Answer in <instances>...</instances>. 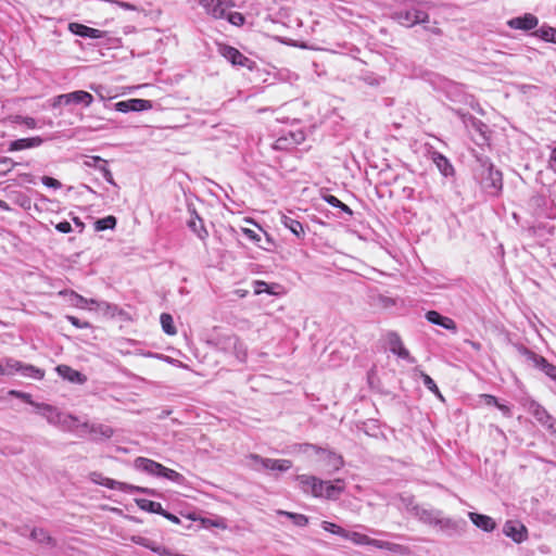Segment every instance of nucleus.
I'll return each instance as SVG.
<instances>
[{
  "label": "nucleus",
  "mask_w": 556,
  "mask_h": 556,
  "mask_svg": "<svg viewBox=\"0 0 556 556\" xmlns=\"http://www.w3.org/2000/svg\"><path fill=\"white\" fill-rule=\"evenodd\" d=\"M298 450L301 453H308V451H313L319 455V460L323 463L328 475H333L344 466L342 455L337 454L334 451L326 450L311 443L299 444Z\"/></svg>",
  "instance_id": "nucleus-2"
},
{
  "label": "nucleus",
  "mask_w": 556,
  "mask_h": 556,
  "mask_svg": "<svg viewBox=\"0 0 556 556\" xmlns=\"http://www.w3.org/2000/svg\"><path fill=\"white\" fill-rule=\"evenodd\" d=\"M30 539L40 544L55 546L54 539L42 528H34L30 532Z\"/></svg>",
  "instance_id": "nucleus-30"
},
{
  "label": "nucleus",
  "mask_w": 556,
  "mask_h": 556,
  "mask_svg": "<svg viewBox=\"0 0 556 556\" xmlns=\"http://www.w3.org/2000/svg\"><path fill=\"white\" fill-rule=\"evenodd\" d=\"M528 412L541 426L545 425L552 417V415H549L548 412L535 401H531L528 404Z\"/></svg>",
  "instance_id": "nucleus-28"
},
{
  "label": "nucleus",
  "mask_w": 556,
  "mask_h": 556,
  "mask_svg": "<svg viewBox=\"0 0 556 556\" xmlns=\"http://www.w3.org/2000/svg\"><path fill=\"white\" fill-rule=\"evenodd\" d=\"M163 517H165L166 519L170 520L172 522L174 523H179V518L166 510L163 509V514H161Z\"/></svg>",
  "instance_id": "nucleus-60"
},
{
  "label": "nucleus",
  "mask_w": 556,
  "mask_h": 556,
  "mask_svg": "<svg viewBox=\"0 0 556 556\" xmlns=\"http://www.w3.org/2000/svg\"><path fill=\"white\" fill-rule=\"evenodd\" d=\"M420 377L422 379L424 386L428 390L433 392L439 399L443 400V396H442L439 388L437 387L435 382L433 381V379L429 375L425 374L424 371H420Z\"/></svg>",
  "instance_id": "nucleus-39"
},
{
  "label": "nucleus",
  "mask_w": 556,
  "mask_h": 556,
  "mask_svg": "<svg viewBox=\"0 0 556 556\" xmlns=\"http://www.w3.org/2000/svg\"><path fill=\"white\" fill-rule=\"evenodd\" d=\"M533 35L544 41L556 43V28L543 25Z\"/></svg>",
  "instance_id": "nucleus-33"
},
{
  "label": "nucleus",
  "mask_w": 556,
  "mask_h": 556,
  "mask_svg": "<svg viewBox=\"0 0 556 556\" xmlns=\"http://www.w3.org/2000/svg\"><path fill=\"white\" fill-rule=\"evenodd\" d=\"M100 172L103 175V178L111 185L116 186V182L113 178L111 170L108 168L106 164L100 165Z\"/></svg>",
  "instance_id": "nucleus-50"
},
{
  "label": "nucleus",
  "mask_w": 556,
  "mask_h": 556,
  "mask_svg": "<svg viewBox=\"0 0 556 556\" xmlns=\"http://www.w3.org/2000/svg\"><path fill=\"white\" fill-rule=\"evenodd\" d=\"M23 363L13 358H8L3 365L4 376L13 375L18 372L22 368Z\"/></svg>",
  "instance_id": "nucleus-42"
},
{
  "label": "nucleus",
  "mask_w": 556,
  "mask_h": 556,
  "mask_svg": "<svg viewBox=\"0 0 556 556\" xmlns=\"http://www.w3.org/2000/svg\"><path fill=\"white\" fill-rule=\"evenodd\" d=\"M131 541L140 546L151 549L152 552H154L161 556H173L172 549H169L163 545L156 544L154 541H152L148 538H144L141 535H134L131 538Z\"/></svg>",
  "instance_id": "nucleus-18"
},
{
  "label": "nucleus",
  "mask_w": 556,
  "mask_h": 556,
  "mask_svg": "<svg viewBox=\"0 0 556 556\" xmlns=\"http://www.w3.org/2000/svg\"><path fill=\"white\" fill-rule=\"evenodd\" d=\"M42 184L54 189L61 188V182L52 177L43 176Z\"/></svg>",
  "instance_id": "nucleus-52"
},
{
  "label": "nucleus",
  "mask_w": 556,
  "mask_h": 556,
  "mask_svg": "<svg viewBox=\"0 0 556 556\" xmlns=\"http://www.w3.org/2000/svg\"><path fill=\"white\" fill-rule=\"evenodd\" d=\"M325 201L330 204L331 206L333 207H338L340 208L342 212L349 214V215H352L353 212L352 210L346 205L344 204L343 202H341L337 197L334 195H331V194H328L326 195L325 198Z\"/></svg>",
  "instance_id": "nucleus-41"
},
{
  "label": "nucleus",
  "mask_w": 556,
  "mask_h": 556,
  "mask_svg": "<svg viewBox=\"0 0 556 556\" xmlns=\"http://www.w3.org/2000/svg\"><path fill=\"white\" fill-rule=\"evenodd\" d=\"M242 232L244 233L245 237H248L250 240L254 242L261 241V236L250 228H242Z\"/></svg>",
  "instance_id": "nucleus-54"
},
{
  "label": "nucleus",
  "mask_w": 556,
  "mask_h": 556,
  "mask_svg": "<svg viewBox=\"0 0 556 556\" xmlns=\"http://www.w3.org/2000/svg\"><path fill=\"white\" fill-rule=\"evenodd\" d=\"M430 159L435 164L437 168L445 177L454 174V167L446 156L438 151L430 152Z\"/></svg>",
  "instance_id": "nucleus-23"
},
{
  "label": "nucleus",
  "mask_w": 556,
  "mask_h": 556,
  "mask_svg": "<svg viewBox=\"0 0 556 556\" xmlns=\"http://www.w3.org/2000/svg\"><path fill=\"white\" fill-rule=\"evenodd\" d=\"M440 513L441 510L439 509L425 508L421 506H413L412 508V514L416 518H418L421 522L430 526H435Z\"/></svg>",
  "instance_id": "nucleus-17"
},
{
  "label": "nucleus",
  "mask_w": 556,
  "mask_h": 556,
  "mask_svg": "<svg viewBox=\"0 0 556 556\" xmlns=\"http://www.w3.org/2000/svg\"><path fill=\"white\" fill-rule=\"evenodd\" d=\"M115 110L123 113L130 112V99L115 103Z\"/></svg>",
  "instance_id": "nucleus-53"
},
{
  "label": "nucleus",
  "mask_w": 556,
  "mask_h": 556,
  "mask_svg": "<svg viewBox=\"0 0 556 556\" xmlns=\"http://www.w3.org/2000/svg\"><path fill=\"white\" fill-rule=\"evenodd\" d=\"M14 167V162L9 157H0V170L2 173L10 172Z\"/></svg>",
  "instance_id": "nucleus-49"
},
{
  "label": "nucleus",
  "mask_w": 556,
  "mask_h": 556,
  "mask_svg": "<svg viewBox=\"0 0 556 556\" xmlns=\"http://www.w3.org/2000/svg\"><path fill=\"white\" fill-rule=\"evenodd\" d=\"M255 285H256L255 293L258 294V293H262L264 291L268 292V290H267L268 286H267L266 282H264V281H256Z\"/></svg>",
  "instance_id": "nucleus-59"
},
{
  "label": "nucleus",
  "mask_w": 556,
  "mask_h": 556,
  "mask_svg": "<svg viewBox=\"0 0 556 556\" xmlns=\"http://www.w3.org/2000/svg\"><path fill=\"white\" fill-rule=\"evenodd\" d=\"M315 482L316 483H314V485H312L311 495L314 497H324V490H325L326 481L315 477Z\"/></svg>",
  "instance_id": "nucleus-44"
},
{
  "label": "nucleus",
  "mask_w": 556,
  "mask_h": 556,
  "mask_svg": "<svg viewBox=\"0 0 556 556\" xmlns=\"http://www.w3.org/2000/svg\"><path fill=\"white\" fill-rule=\"evenodd\" d=\"M10 394H12V395L23 400L24 402L33 405L36 408V404L37 403L31 400V395L30 394L25 393V392H21V391H11Z\"/></svg>",
  "instance_id": "nucleus-48"
},
{
  "label": "nucleus",
  "mask_w": 556,
  "mask_h": 556,
  "mask_svg": "<svg viewBox=\"0 0 556 556\" xmlns=\"http://www.w3.org/2000/svg\"><path fill=\"white\" fill-rule=\"evenodd\" d=\"M188 227L193 231L199 239L205 240L208 236L206 228L204 227L203 220L199 217L194 210L191 211V217L188 220Z\"/></svg>",
  "instance_id": "nucleus-27"
},
{
  "label": "nucleus",
  "mask_w": 556,
  "mask_h": 556,
  "mask_svg": "<svg viewBox=\"0 0 556 556\" xmlns=\"http://www.w3.org/2000/svg\"><path fill=\"white\" fill-rule=\"evenodd\" d=\"M219 1L222 3V7H223L225 13H226L227 9L233 8L236 5L233 0H219Z\"/></svg>",
  "instance_id": "nucleus-62"
},
{
  "label": "nucleus",
  "mask_w": 556,
  "mask_h": 556,
  "mask_svg": "<svg viewBox=\"0 0 556 556\" xmlns=\"http://www.w3.org/2000/svg\"><path fill=\"white\" fill-rule=\"evenodd\" d=\"M503 533L518 544L528 539V529L518 520H507L503 526Z\"/></svg>",
  "instance_id": "nucleus-13"
},
{
  "label": "nucleus",
  "mask_w": 556,
  "mask_h": 556,
  "mask_svg": "<svg viewBox=\"0 0 556 556\" xmlns=\"http://www.w3.org/2000/svg\"><path fill=\"white\" fill-rule=\"evenodd\" d=\"M387 341L390 348V351L397 355L400 358L406 359L409 363H415V358L410 356L409 352L403 345V342L400 336L396 332L390 331L387 333Z\"/></svg>",
  "instance_id": "nucleus-15"
},
{
  "label": "nucleus",
  "mask_w": 556,
  "mask_h": 556,
  "mask_svg": "<svg viewBox=\"0 0 556 556\" xmlns=\"http://www.w3.org/2000/svg\"><path fill=\"white\" fill-rule=\"evenodd\" d=\"M321 528L325 530V531H328L330 533H333V534H337V535H340L342 538H344V534L346 532L345 529L339 527L338 525L336 523H332V522H329V521H323L321 523Z\"/></svg>",
  "instance_id": "nucleus-43"
},
{
  "label": "nucleus",
  "mask_w": 556,
  "mask_h": 556,
  "mask_svg": "<svg viewBox=\"0 0 556 556\" xmlns=\"http://www.w3.org/2000/svg\"><path fill=\"white\" fill-rule=\"evenodd\" d=\"M93 476L97 477V478L92 479L96 483L106 486L108 489H111V490H121V491L130 492V493H134V492H141V493H148V494L153 493L149 489L130 485L125 482H119V481H116V480H113V479H110L106 477H102L99 473H93Z\"/></svg>",
  "instance_id": "nucleus-10"
},
{
  "label": "nucleus",
  "mask_w": 556,
  "mask_h": 556,
  "mask_svg": "<svg viewBox=\"0 0 556 556\" xmlns=\"http://www.w3.org/2000/svg\"><path fill=\"white\" fill-rule=\"evenodd\" d=\"M207 343L220 352L233 355L240 362H244L247 358V348L233 333L215 332Z\"/></svg>",
  "instance_id": "nucleus-1"
},
{
  "label": "nucleus",
  "mask_w": 556,
  "mask_h": 556,
  "mask_svg": "<svg viewBox=\"0 0 556 556\" xmlns=\"http://www.w3.org/2000/svg\"><path fill=\"white\" fill-rule=\"evenodd\" d=\"M93 101V97L91 93L77 90L70 93L59 94L53 99L52 106L56 108L59 105H71V104H81L86 108L91 105Z\"/></svg>",
  "instance_id": "nucleus-7"
},
{
  "label": "nucleus",
  "mask_w": 556,
  "mask_h": 556,
  "mask_svg": "<svg viewBox=\"0 0 556 556\" xmlns=\"http://www.w3.org/2000/svg\"><path fill=\"white\" fill-rule=\"evenodd\" d=\"M66 318L76 328L84 329V328H89L90 327V324L88 321H80L75 316H67Z\"/></svg>",
  "instance_id": "nucleus-51"
},
{
  "label": "nucleus",
  "mask_w": 556,
  "mask_h": 556,
  "mask_svg": "<svg viewBox=\"0 0 556 556\" xmlns=\"http://www.w3.org/2000/svg\"><path fill=\"white\" fill-rule=\"evenodd\" d=\"M344 539L350 540L351 542H353L356 545H371L377 548L387 549L391 553L403 555V556L410 554L409 547H407L405 545L392 543L389 541L371 539L368 535L359 533V532L346 531L344 534Z\"/></svg>",
  "instance_id": "nucleus-3"
},
{
  "label": "nucleus",
  "mask_w": 556,
  "mask_h": 556,
  "mask_svg": "<svg viewBox=\"0 0 556 556\" xmlns=\"http://www.w3.org/2000/svg\"><path fill=\"white\" fill-rule=\"evenodd\" d=\"M507 25L511 29L532 30L539 25V18L532 13H525L521 16L508 20Z\"/></svg>",
  "instance_id": "nucleus-16"
},
{
  "label": "nucleus",
  "mask_w": 556,
  "mask_h": 556,
  "mask_svg": "<svg viewBox=\"0 0 556 556\" xmlns=\"http://www.w3.org/2000/svg\"><path fill=\"white\" fill-rule=\"evenodd\" d=\"M56 371L62 378L71 381V382L81 384L86 381V377L81 372L73 369L72 367H70L67 365H59L56 367Z\"/></svg>",
  "instance_id": "nucleus-26"
},
{
  "label": "nucleus",
  "mask_w": 556,
  "mask_h": 556,
  "mask_svg": "<svg viewBox=\"0 0 556 556\" xmlns=\"http://www.w3.org/2000/svg\"><path fill=\"white\" fill-rule=\"evenodd\" d=\"M426 319L429 323H431L433 325L441 326L444 329L450 330V331H452L454 333L457 331L456 323L452 318H450V317L442 316L437 311H429V312H427L426 313Z\"/></svg>",
  "instance_id": "nucleus-19"
},
{
  "label": "nucleus",
  "mask_w": 556,
  "mask_h": 556,
  "mask_svg": "<svg viewBox=\"0 0 556 556\" xmlns=\"http://www.w3.org/2000/svg\"><path fill=\"white\" fill-rule=\"evenodd\" d=\"M401 505L409 513H412L413 506H419L415 503V498L412 495H400Z\"/></svg>",
  "instance_id": "nucleus-47"
},
{
  "label": "nucleus",
  "mask_w": 556,
  "mask_h": 556,
  "mask_svg": "<svg viewBox=\"0 0 556 556\" xmlns=\"http://www.w3.org/2000/svg\"><path fill=\"white\" fill-rule=\"evenodd\" d=\"M136 504L142 510L159 514V515L163 514V507H162L161 503H159V502H153V501H150L147 498H138V500H136Z\"/></svg>",
  "instance_id": "nucleus-32"
},
{
  "label": "nucleus",
  "mask_w": 556,
  "mask_h": 556,
  "mask_svg": "<svg viewBox=\"0 0 556 556\" xmlns=\"http://www.w3.org/2000/svg\"><path fill=\"white\" fill-rule=\"evenodd\" d=\"M22 123L27 126L28 128H35L37 123L35 121V118L33 117H29V116H26V117H22Z\"/></svg>",
  "instance_id": "nucleus-58"
},
{
  "label": "nucleus",
  "mask_w": 556,
  "mask_h": 556,
  "mask_svg": "<svg viewBox=\"0 0 556 556\" xmlns=\"http://www.w3.org/2000/svg\"><path fill=\"white\" fill-rule=\"evenodd\" d=\"M435 526L440 527L442 531L448 534H462L465 531L467 523L463 519L444 517L443 513L441 511Z\"/></svg>",
  "instance_id": "nucleus-14"
},
{
  "label": "nucleus",
  "mask_w": 556,
  "mask_h": 556,
  "mask_svg": "<svg viewBox=\"0 0 556 556\" xmlns=\"http://www.w3.org/2000/svg\"><path fill=\"white\" fill-rule=\"evenodd\" d=\"M71 296H72V299H71L72 303L75 306L80 307V308L87 307L88 304L96 305L97 309H111L112 308L111 304H109L108 302H98L96 300H87L75 292H72Z\"/></svg>",
  "instance_id": "nucleus-29"
},
{
  "label": "nucleus",
  "mask_w": 556,
  "mask_h": 556,
  "mask_svg": "<svg viewBox=\"0 0 556 556\" xmlns=\"http://www.w3.org/2000/svg\"><path fill=\"white\" fill-rule=\"evenodd\" d=\"M36 409L49 424L53 426L71 428L72 424L77 422L76 417L63 414L56 407L49 404L38 403L36 404Z\"/></svg>",
  "instance_id": "nucleus-5"
},
{
  "label": "nucleus",
  "mask_w": 556,
  "mask_h": 556,
  "mask_svg": "<svg viewBox=\"0 0 556 556\" xmlns=\"http://www.w3.org/2000/svg\"><path fill=\"white\" fill-rule=\"evenodd\" d=\"M295 480L298 481L300 489L305 494H311L312 485H314V483H316L315 476H311V475H299L295 477Z\"/></svg>",
  "instance_id": "nucleus-35"
},
{
  "label": "nucleus",
  "mask_w": 556,
  "mask_h": 556,
  "mask_svg": "<svg viewBox=\"0 0 556 556\" xmlns=\"http://www.w3.org/2000/svg\"><path fill=\"white\" fill-rule=\"evenodd\" d=\"M68 29L73 34H75L77 36H80V37H84V38L100 39V38H102L104 36V31H102L100 29H97V28H92V27L83 25V24H79V23H71L68 25Z\"/></svg>",
  "instance_id": "nucleus-21"
},
{
  "label": "nucleus",
  "mask_w": 556,
  "mask_h": 556,
  "mask_svg": "<svg viewBox=\"0 0 556 556\" xmlns=\"http://www.w3.org/2000/svg\"><path fill=\"white\" fill-rule=\"evenodd\" d=\"M393 18L402 26L413 27L429 21V14L420 9L412 8L394 12Z\"/></svg>",
  "instance_id": "nucleus-6"
},
{
  "label": "nucleus",
  "mask_w": 556,
  "mask_h": 556,
  "mask_svg": "<svg viewBox=\"0 0 556 556\" xmlns=\"http://www.w3.org/2000/svg\"><path fill=\"white\" fill-rule=\"evenodd\" d=\"M523 354L527 361L535 368L542 370L546 376L556 381V366L549 364L543 356L535 354L534 352L525 349Z\"/></svg>",
  "instance_id": "nucleus-12"
},
{
  "label": "nucleus",
  "mask_w": 556,
  "mask_h": 556,
  "mask_svg": "<svg viewBox=\"0 0 556 556\" xmlns=\"http://www.w3.org/2000/svg\"><path fill=\"white\" fill-rule=\"evenodd\" d=\"M111 3L117 4L119 8L128 11H135L136 7L129 2L118 1V0H111Z\"/></svg>",
  "instance_id": "nucleus-56"
},
{
  "label": "nucleus",
  "mask_w": 556,
  "mask_h": 556,
  "mask_svg": "<svg viewBox=\"0 0 556 556\" xmlns=\"http://www.w3.org/2000/svg\"><path fill=\"white\" fill-rule=\"evenodd\" d=\"M198 3L204 9L205 13L213 18L222 20L226 17V13L219 0H198Z\"/></svg>",
  "instance_id": "nucleus-22"
},
{
  "label": "nucleus",
  "mask_w": 556,
  "mask_h": 556,
  "mask_svg": "<svg viewBox=\"0 0 556 556\" xmlns=\"http://www.w3.org/2000/svg\"><path fill=\"white\" fill-rule=\"evenodd\" d=\"M43 139L41 137L22 138L14 140L10 143V151H18L24 149H31L41 146Z\"/></svg>",
  "instance_id": "nucleus-25"
},
{
  "label": "nucleus",
  "mask_w": 556,
  "mask_h": 556,
  "mask_svg": "<svg viewBox=\"0 0 556 556\" xmlns=\"http://www.w3.org/2000/svg\"><path fill=\"white\" fill-rule=\"evenodd\" d=\"M249 458L260 466L255 467L257 470L264 469L283 472L292 467V462L290 459L265 458L257 454H250Z\"/></svg>",
  "instance_id": "nucleus-8"
},
{
  "label": "nucleus",
  "mask_w": 556,
  "mask_h": 556,
  "mask_svg": "<svg viewBox=\"0 0 556 556\" xmlns=\"http://www.w3.org/2000/svg\"><path fill=\"white\" fill-rule=\"evenodd\" d=\"M162 329L166 334L174 336L177 330L174 326V319L170 314L163 313L160 317Z\"/></svg>",
  "instance_id": "nucleus-36"
},
{
  "label": "nucleus",
  "mask_w": 556,
  "mask_h": 556,
  "mask_svg": "<svg viewBox=\"0 0 556 556\" xmlns=\"http://www.w3.org/2000/svg\"><path fill=\"white\" fill-rule=\"evenodd\" d=\"M344 490L345 481L343 479L338 478L333 481H326L323 498L336 501Z\"/></svg>",
  "instance_id": "nucleus-20"
},
{
  "label": "nucleus",
  "mask_w": 556,
  "mask_h": 556,
  "mask_svg": "<svg viewBox=\"0 0 556 556\" xmlns=\"http://www.w3.org/2000/svg\"><path fill=\"white\" fill-rule=\"evenodd\" d=\"M218 51L231 64L252 68L253 61L244 56L238 49L227 45H220Z\"/></svg>",
  "instance_id": "nucleus-11"
},
{
  "label": "nucleus",
  "mask_w": 556,
  "mask_h": 556,
  "mask_svg": "<svg viewBox=\"0 0 556 556\" xmlns=\"http://www.w3.org/2000/svg\"><path fill=\"white\" fill-rule=\"evenodd\" d=\"M135 467L151 476L165 478L176 483H182L185 478L181 473L163 466L162 464L154 462L146 457H138L135 459Z\"/></svg>",
  "instance_id": "nucleus-4"
},
{
  "label": "nucleus",
  "mask_w": 556,
  "mask_h": 556,
  "mask_svg": "<svg viewBox=\"0 0 556 556\" xmlns=\"http://www.w3.org/2000/svg\"><path fill=\"white\" fill-rule=\"evenodd\" d=\"M106 164V161L103 160L100 156H87V159L84 161V165L87 167H94L100 170V165Z\"/></svg>",
  "instance_id": "nucleus-46"
},
{
  "label": "nucleus",
  "mask_w": 556,
  "mask_h": 556,
  "mask_svg": "<svg viewBox=\"0 0 556 556\" xmlns=\"http://www.w3.org/2000/svg\"><path fill=\"white\" fill-rule=\"evenodd\" d=\"M18 372L24 377H30L37 380L42 379L45 376V371L42 369L27 364H23Z\"/></svg>",
  "instance_id": "nucleus-34"
},
{
  "label": "nucleus",
  "mask_w": 556,
  "mask_h": 556,
  "mask_svg": "<svg viewBox=\"0 0 556 556\" xmlns=\"http://www.w3.org/2000/svg\"><path fill=\"white\" fill-rule=\"evenodd\" d=\"M482 397L486 405H495V406L498 405V401L494 395L483 394Z\"/></svg>",
  "instance_id": "nucleus-57"
},
{
  "label": "nucleus",
  "mask_w": 556,
  "mask_h": 556,
  "mask_svg": "<svg viewBox=\"0 0 556 556\" xmlns=\"http://www.w3.org/2000/svg\"><path fill=\"white\" fill-rule=\"evenodd\" d=\"M55 229L62 233H68L72 231V226L68 222H60L55 225Z\"/></svg>",
  "instance_id": "nucleus-55"
},
{
  "label": "nucleus",
  "mask_w": 556,
  "mask_h": 556,
  "mask_svg": "<svg viewBox=\"0 0 556 556\" xmlns=\"http://www.w3.org/2000/svg\"><path fill=\"white\" fill-rule=\"evenodd\" d=\"M280 220H281V224L286 228H288L292 233H294L298 238H300L301 236L304 235L303 225L299 220H296L288 215H282Z\"/></svg>",
  "instance_id": "nucleus-31"
},
{
  "label": "nucleus",
  "mask_w": 556,
  "mask_h": 556,
  "mask_svg": "<svg viewBox=\"0 0 556 556\" xmlns=\"http://www.w3.org/2000/svg\"><path fill=\"white\" fill-rule=\"evenodd\" d=\"M116 225V218L114 216H106L104 218H100L96 222L94 227L96 230L102 231L106 229H113Z\"/></svg>",
  "instance_id": "nucleus-38"
},
{
  "label": "nucleus",
  "mask_w": 556,
  "mask_h": 556,
  "mask_svg": "<svg viewBox=\"0 0 556 556\" xmlns=\"http://www.w3.org/2000/svg\"><path fill=\"white\" fill-rule=\"evenodd\" d=\"M101 433L106 438H110L113 434V430L109 427H104L102 428Z\"/></svg>",
  "instance_id": "nucleus-63"
},
{
  "label": "nucleus",
  "mask_w": 556,
  "mask_h": 556,
  "mask_svg": "<svg viewBox=\"0 0 556 556\" xmlns=\"http://www.w3.org/2000/svg\"><path fill=\"white\" fill-rule=\"evenodd\" d=\"M549 163L552 167H556V148L552 151Z\"/></svg>",
  "instance_id": "nucleus-64"
},
{
  "label": "nucleus",
  "mask_w": 556,
  "mask_h": 556,
  "mask_svg": "<svg viewBox=\"0 0 556 556\" xmlns=\"http://www.w3.org/2000/svg\"><path fill=\"white\" fill-rule=\"evenodd\" d=\"M468 517L477 528L485 532H491L496 527L495 521L490 516L470 511Z\"/></svg>",
  "instance_id": "nucleus-24"
},
{
  "label": "nucleus",
  "mask_w": 556,
  "mask_h": 556,
  "mask_svg": "<svg viewBox=\"0 0 556 556\" xmlns=\"http://www.w3.org/2000/svg\"><path fill=\"white\" fill-rule=\"evenodd\" d=\"M496 407L503 413L504 416H506V417L511 416V410L507 405L498 403V405H496Z\"/></svg>",
  "instance_id": "nucleus-61"
},
{
  "label": "nucleus",
  "mask_w": 556,
  "mask_h": 556,
  "mask_svg": "<svg viewBox=\"0 0 556 556\" xmlns=\"http://www.w3.org/2000/svg\"><path fill=\"white\" fill-rule=\"evenodd\" d=\"M481 184L486 192L494 195L497 194L503 187L502 173L495 169L493 164L489 163Z\"/></svg>",
  "instance_id": "nucleus-9"
},
{
  "label": "nucleus",
  "mask_w": 556,
  "mask_h": 556,
  "mask_svg": "<svg viewBox=\"0 0 556 556\" xmlns=\"http://www.w3.org/2000/svg\"><path fill=\"white\" fill-rule=\"evenodd\" d=\"M278 514L287 516L298 527H305L308 523V518L302 514L290 513V511H285V510H279Z\"/></svg>",
  "instance_id": "nucleus-37"
},
{
  "label": "nucleus",
  "mask_w": 556,
  "mask_h": 556,
  "mask_svg": "<svg viewBox=\"0 0 556 556\" xmlns=\"http://www.w3.org/2000/svg\"><path fill=\"white\" fill-rule=\"evenodd\" d=\"M228 22L235 26H242L245 22V17L240 12H231L226 14Z\"/></svg>",
  "instance_id": "nucleus-45"
},
{
  "label": "nucleus",
  "mask_w": 556,
  "mask_h": 556,
  "mask_svg": "<svg viewBox=\"0 0 556 556\" xmlns=\"http://www.w3.org/2000/svg\"><path fill=\"white\" fill-rule=\"evenodd\" d=\"M152 102L144 99H130V109L134 112L147 111L152 109Z\"/></svg>",
  "instance_id": "nucleus-40"
}]
</instances>
